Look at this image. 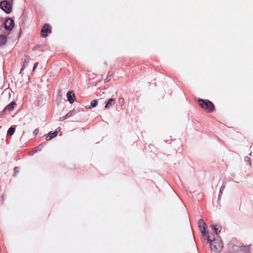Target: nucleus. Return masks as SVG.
I'll list each match as a JSON object with an SVG mask.
<instances>
[{"mask_svg": "<svg viewBox=\"0 0 253 253\" xmlns=\"http://www.w3.org/2000/svg\"><path fill=\"white\" fill-rule=\"evenodd\" d=\"M116 103V100L114 98H110L109 100L105 103V107L106 108H108L112 106H113Z\"/></svg>", "mask_w": 253, "mask_h": 253, "instance_id": "obj_9", "label": "nucleus"}, {"mask_svg": "<svg viewBox=\"0 0 253 253\" xmlns=\"http://www.w3.org/2000/svg\"><path fill=\"white\" fill-rule=\"evenodd\" d=\"M210 244L211 250L214 253L221 252L223 248L222 241L219 237H211L210 236V240H207Z\"/></svg>", "mask_w": 253, "mask_h": 253, "instance_id": "obj_1", "label": "nucleus"}, {"mask_svg": "<svg viewBox=\"0 0 253 253\" xmlns=\"http://www.w3.org/2000/svg\"><path fill=\"white\" fill-rule=\"evenodd\" d=\"M67 97L68 101L70 103L72 104L74 102L75 96V94L73 93V92L69 91L67 93Z\"/></svg>", "mask_w": 253, "mask_h": 253, "instance_id": "obj_8", "label": "nucleus"}, {"mask_svg": "<svg viewBox=\"0 0 253 253\" xmlns=\"http://www.w3.org/2000/svg\"><path fill=\"white\" fill-rule=\"evenodd\" d=\"M17 169H18V168H15L14 169V170H15V171H17Z\"/></svg>", "mask_w": 253, "mask_h": 253, "instance_id": "obj_24", "label": "nucleus"}, {"mask_svg": "<svg viewBox=\"0 0 253 253\" xmlns=\"http://www.w3.org/2000/svg\"><path fill=\"white\" fill-rule=\"evenodd\" d=\"M51 32V29L49 25L45 24L41 30V35L42 37L45 38L48 33H50Z\"/></svg>", "mask_w": 253, "mask_h": 253, "instance_id": "obj_5", "label": "nucleus"}, {"mask_svg": "<svg viewBox=\"0 0 253 253\" xmlns=\"http://www.w3.org/2000/svg\"><path fill=\"white\" fill-rule=\"evenodd\" d=\"M15 131V129L14 127H10L7 131V135H12L14 134Z\"/></svg>", "mask_w": 253, "mask_h": 253, "instance_id": "obj_15", "label": "nucleus"}, {"mask_svg": "<svg viewBox=\"0 0 253 253\" xmlns=\"http://www.w3.org/2000/svg\"><path fill=\"white\" fill-rule=\"evenodd\" d=\"M199 226L204 239L205 240H210L209 233L206 231V224L203 219L199 220Z\"/></svg>", "mask_w": 253, "mask_h": 253, "instance_id": "obj_2", "label": "nucleus"}, {"mask_svg": "<svg viewBox=\"0 0 253 253\" xmlns=\"http://www.w3.org/2000/svg\"><path fill=\"white\" fill-rule=\"evenodd\" d=\"M75 115V111L74 110H72L71 111H70L69 112H68L66 115V117L67 118H69L73 116H74Z\"/></svg>", "mask_w": 253, "mask_h": 253, "instance_id": "obj_17", "label": "nucleus"}, {"mask_svg": "<svg viewBox=\"0 0 253 253\" xmlns=\"http://www.w3.org/2000/svg\"><path fill=\"white\" fill-rule=\"evenodd\" d=\"M245 161H246L247 162V163H249L250 164V163H249V158L248 157H246L245 158Z\"/></svg>", "mask_w": 253, "mask_h": 253, "instance_id": "obj_23", "label": "nucleus"}, {"mask_svg": "<svg viewBox=\"0 0 253 253\" xmlns=\"http://www.w3.org/2000/svg\"><path fill=\"white\" fill-rule=\"evenodd\" d=\"M66 119H67V118L66 117V116L65 115L64 117L60 118L59 119V121L61 122V121H63L66 120Z\"/></svg>", "mask_w": 253, "mask_h": 253, "instance_id": "obj_20", "label": "nucleus"}, {"mask_svg": "<svg viewBox=\"0 0 253 253\" xmlns=\"http://www.w3.org/2000/svg\"><path fill=\"white\" fill-rule=\"evenodd\" d=\"M38 65V62L35 63L34 64V67H33V71H35V70L36 69V68H37Z\"/></svg>", "mask_w": 253, "mask_h": 253, "instance_id": "obj_22", "label": "nucleus"}, {"mask_svg": "<svg viewBox=\"0 0 253 253\" xmlns=\"http://www.w3.org/2000/svg\"><path fill=\"white\" fill-rule=\"evenodd\" d=\"M0 7L5 13L9 14L12 11V2L8 0H4L0 2Z\"/></svg>", "mask_w": 253, "mask_h": 253, "instance_id": "obj_3", "label": "nucleus"}, {"mask_svg": "<svg viewBox=\"0 0 253 253\" xmlns=\"http://www.w3.org/2000/svg\"><path fill=\"white\" fill-rule=\"evenodd\" d=\"M16 105V103L15 102H12L10 103L7 106H6L5 107L4 110H5L12 111V110H13L14 108L15 107Z\"/></svg>", "mask_w": 253, "mask_h": 253, "instance_id": "obj_10", "label": "nucleus"}, {"mask_svg": "<svg viewBox=\"0 0 253 253\" xmlns=\"http://www.w3.org/2000/svg\"><path fill=\"white\" fill-rule=\"evenodd\" d=\"M240 251L242 252H248L250 250V246H243L239 248Z\"/></svg>", "mask_w": 253, "mask_h": 253, "instance_id": "obj_11", "label": "nucleus"}, {"mask_svg": "<svg viewBox=\"0 0 253 253\" xmlns=\"http://www.w3.org/2000/svg\"><path fill=\"white\" fill-rule=\"evenodd\" d=\"M224 189H225V186L224 185L222 186L220 188V189H219V196H218V198L219 199L221 196V194H222V192L224 191Z\"/></svg>", "mask_w": 253, "mask_h": 253, "instance_id": "obj_18", "label": "nucleus"}, {"mask_svg": "<svg viewBox=\"0 0 253 253\" xmlns=\"http://www.w3.org/2000/svg\"><path fill=\"white\" fill-rule=\"evenodd\" d=\"M199 102L200 106L208 112H211L213 110L214 105L209 100L204 101L202 99L199 100Z\"/></svg>", "mask_w": 253, "mask_h": 253, "instance_id": "obj_4", "label": "nucleus"}, {"mask_svg": "<svg viewBox=\"0 0 253 253\" xmlns=\"http://www.w3.org/2000/svg\"><path fill=\"white\" fill-rule=\"evenodd\" d=\"M58 133V131L56 130L53 132H52L51 131L49 132L47 135L46 136V140H50L51 139L55 137Z\"/></svg>", "mask_w": 253, "mask_h": 253, "instance_id": "obj_7", "label": "nucleus"}, {"mask_svg": "<svg viewBox=\"0 0 253 253\" xmlns=\"http://www.w3.org/2000/svg\"><path fill=\"white\" fill-rule=\"evenodd\" d=\"M38 132H39V129H38V128H36V129H35L34 130V132H33V133H34V134L35 135H37V134H38Z\"/></svg>", "mask_w": 253, "mask_h": 253, "instance_id": "obj_21", "label": "nucleus"}, {"mask_svg": "<svg viewBox=\"0 0 253 253\" xmlns=\"http://www.w3.org/2000/svg\"><path fill=\"white\" fill-rule=\"evenodd\" d=\"M6 38L4 35L0 36V45H3L6 43Z\"/></svg>", "mask_w": 253, "mask_h": 253, "instance_id": "obj_13", "label": "nucleus"}, {"mask_svg": "<svg viewBox=\"0 0 253 253\" xmlns=\"http://www.w3.org/2000/svg\"><path fill=\"white\" fill-rule=\"evenodd\" d=\"M98 105V102L96 100H92L90 103V105L88 107V109H91L95 107Z\"/></svg>", "mask_w": 253, "mask_h": 253, "instance_id": "obj_14", "label": "nucleus"}, {"mask_svg": "<svg viewBox=\"0 0 253 253\" xmlns=\"http://www.w3.org/2000/svg\"><path fill=\"white\" fill-rule=\"evenodd\" d=\"M210 227L211 228L213 229V231H214L215 234L214 235L213 237H219L218 235V233L220 232V230H218V228L216 227V226L213 225H211L210 226Z\"/></svg>", "mask_w": 253, "mask_h": 253, "instance_id": "obj_12", "label": "nucleus"}, {"mask_svg": "<svg viewBox=\"0 0 253 253\" xmlns=\"http://www.w3.org/2000/svg\"><path fill=\"white\" fill-rule=\"evenodd\" d=\"M28 63H29V60L26 58L25 59L22 68L21 69L20 73L22 72V70H24V68L28 65Z\"/></svg>", "mask_w": 253, "mask_h": 253, "instance_id": "obj_16", "label": "nucleus"}, {"mask_svg": "<svg viewBox=\"0 0 253 253\" xmlns=\"http://www.w3.org/2000/svg\"><path fill=\"white\" fill-rule=\"evenodd\" d=\"M17 169H18V168H15L14 169V170H15V171H17Z\"/></svg>", "mask_w": 253, "mask_h": 253, "instance_id": "obj_25", "label": "nucleus"}, {"mask_svg": "<svg viewBox=\"0 0 253 253\" xmlns=\"http://www.w3.org/2000/svg\"><path fill=\"white\" fill-rule=\"evenodd\" d=\"M14 27V21L11 18L7 19L4 22V28L6 30H11Z\"/></svg>", "mask_w": 253, "mask_h": 253, "instance_id": "obj_6", "label": "nucleus"}, {"mask_svg": "<svg viewBox=\"0 0 253 253\" xmlns=\"http://www.w3.org/2000/svg\"><path fill=\"white\" fill-rule=\"evenodd\" d=\"M119 102L121 105H123L124 104V99L123 98H120L119 99Z\"/></svg>", "mask_w": 253, "mask_h": 253, "instance_id": "obj_19", "label": "nucleus"}]
</instances>
